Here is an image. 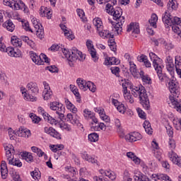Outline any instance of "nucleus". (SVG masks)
<instances>
[{
    "instance_id": "nucleus-1",
    "label": "nucleus",
    "mask_w": 181,
    "mask_h": 181,
    "mask_svg": "<svg viewBox=\"0 0 181 181\" xmlns=\"http://www.w3.org/2000/svg\"><path fill=\"white\" fill-rule=\"evenodd\" d=\"M169 85V90L171 93L169 98L171 102V104L174 105V108H177V111H181V100H177L176 98H179V95H180V92L179 91L180 86L179 85V82L175 78V75H171Z\"/></svg>"
},
{
    "instance_id": "nucleus-2",
    "label": "nucleus",
    "mask_w": 181,
    "mask_h": 181,
    "mask_svg": "<svg viewBox=\"0 0 181 181\" xmlns=\"http://www.w3.org/2000/svg\"><path fill=\"white\" fill-rule=\"evenodd\" d=\"M62 53L69 62V64L70 67H74L73 62L79 60V62H84L86 60V55L83 54L80 50L76 47H72L71 50L66 48H62Z\"/></svg>"
},
{
    "instance_id": "nucleus-3",
    "label": "nucleus",
    "mask_w": 181,
    "mask_h": 181,
    "mask_svg": "<svg viewBox=\"0 0 181 181\" xmlns=\"http://www.w3.org/2000/svg\"><path fill=\"white\" fill-rule=\"evenodd\" d=\"M149 57L151 62H153V66L156 71H157L159 80H160V81H165V80H168V76H166V74H162V66L159 65L160 58H159V57H158V55H156V54L153 52L149 53Z\"/></svg>"
},
{
    "instance_id": "nucleus-4",
    "label": "nucleus",
    "mask_w": 181,
    "mask_h": 181,
    "mask_svg": "<svg viewBox=\"0 0 181 181\" xmlns=\"http://www.w3.org/2000/svg\"><path fill=\"white\" fill-rule=\"evenodd\" d=\"M137 95H139L141 104L144 108H145V110H149V108H151L149 98H148L146 89H145V87H144L142 85H140V89L137 93Z\"/></svg>"
},
{
    "instance_id": "nucleus-5",
    "label": "nucleus",
    "mask_w": 181,
    "mask_h": 181,
    "mask_svg": "<svg viewBox=\"0 0 181 181\" xmlns=\"http://www.w3.org/2000/svg\"><path fill=\"white\" fill-rule=\"evenodd\" d=\"M77 85L80 90H82V91H87V90H89L92 93H95L97 90V86L94 84V83L91 81L86 82V81L78 78L76 80Z\"/></svg>"
},
{
    "instance_id": "nucleus-6",
    "label": "nucleus",
    "mask_w": 181,
    "mask_h": 181,
    "mask_svg": "<svg viewBox=\"0 0 181 181\" xmlns=\"http://www.w3.org/2000/svg\"><path fill=\"white\" fill-rule=\"evenodd\" d=\"M106 11L107 13H110V15H112L113 19L115 21H119L121 19V16L122 15V8L120 7H116L114 8V6L111 5V4L108 3L106 5Z\"/></svg>"
},
{
    "instance_id": "nucleus-7",
    "label": "nucleus",
    "mask_w": 181,
    "mask_h": 181,
    "mask_svg": "<svg viewBox=\"0 0 181 181\" xmlns=\"http://www.w3.org/2000/svg\"><path fill=\"white\" fill-rule=\"evenodd\" d=\"M30 54L33 62L38 66H42V64H45V63H50V62L49 61V57H47V56H46V54H41L39 56L37 55V54L33 52H30Z\"/></svg>"
},
{
    "instance_id": "nucleus-8",
    "label": "nucleus",
    "mask_w": 181,
    "mask_h": 181,
    "mask_svg": "<svg viewBox=\"0 0 181 181\" xmlns=\"http://www.w3.org/2000/svg\"><path fill=\"white\" fill-rule=\"evenodd\" d=\"M125 23V17L121 16L119 20H117V23L110 21L112 24V32H116L117 35H119L122 32V25Z\"/></svg>"
},
{
    "instance_id": "nucleus-9",
    "label": "nucleus",
    "mask_w": 181,
    "mask_h": 181,
    "mask_svg": "<svg viewBox=\"0 0 181 181\" xmlns=\"http://www.w3.org/2000/svg\"><path fill=\"white\" fill-rule=\"evenodd\" d=\"M38 112L41 115H42V117L45 121H47V122H49L52 125H57V124H59L57 120H56V119H54L52 116H50V115H49V113L45 112V110H43L42 108V107H38Z\"/></svg>"
},
{
    "instance_id": "nucleus-10",
    "label": "nucleus",
    "mask_w": 181,
    "mask_h": 181,
    "mask_svg": "<svg viewBox=\"0 0 181 181\" xmlns=\"http://www.w3.org/2000/svg\"><path fill=\"white\" fill-rule=\"evenodd\" d=\"M124 82H125L124 83H122V88L124 90L123 94H124V98H125V100L129 101V103H130V104H133L134 98H132L130 93H128V90L127 89V88H128V86L130 85L129 81L124 79Z\"/></svg>"
},
{
    "instance_id": "nucleus-11",
    "label": "nucleus",
    "mask_w": 181,
    "mask_h": 181,
    "mask_svg": "<svg viewBox=\"0 0 181 181\" xmlns=\"http://www.w3.org/2000/svg\"><path fill=\"white\" fill-rule=\"evenodd\" d=\"M86 46L88 49V52L95 63L98 62V57H97V51L94 49V46L91 45V40H88L86 41Z\"/></svg>"
},
{
    "instance_id": "nucleus-12",
    "label": "nucleus",
    "mask_w": 181,
    "mask_h": 181,
    "mask_svg": "<svg viewBox=\"0 0 181 181\" xmlns=\"http://www.w3.org/2000/svg\"><path fill=\"white\" fill-rule=\"evenodd\" d=\"M27 91L30 94V95H36L39 93V88L37 87V83L35 82H30L27 85Z\"/></svg>"
},
{
    "instance_id": "nucleus-13",
    "label": "nucleus",
    "mask_w": 181,
    "mask_h": 181,
    "mask_svg": "<svg viewBox=\"0 0 181 181\" xmlns=\"http://www.w3.org/2000/svg\"><path fill=\"white\" fill-rule=\"evenodd\" d=\"M44 131L45 134H48L51 136H53V138H56V139H62V136L60 135V133H59L52 127H45Z\"/></svg>"
},
{
    "instance_id": "nucleus-14",
    "label": "nucleus",
    "mask_w": 181,
    "mask_h": 181,
    "mask_svg": "<svg viewBox=\"0 0 181 181\" xmlns=\"http://www.w3.org/2000/svg\"><path fill=\"white\" fill-rule=\"evenodd\" d=\"M16 135L21 138H28L32 135L30 130L25 129L23 127H21L17 132H16Z\"/></svg>"
},
{
    "instance_id": "nucleus-15",
    "label": "nucleus",
    "mask_w": 181,
    "mask_h": 181,
    "mask_svg": "<svg viewBox=\"0 0 181 181\" xmlns=\"http://www.w3.org/2000/svg\"><path fill=\"white\" fill-rule=\"evenodd\" d=\"M124 139L128 141V142H136V141H139L142 139V135L139 133H133L132 134H127L124 136Z\"/></svg>"
},
{
    "instance_id": "nucleus-16",
    "label": "nucleus",
    "mask_w": 181,
    "mask_h": 181,
    "mask_svg": "<svg viewBox=\"0 0 181 181\" xmlns=\"http://www.w3.org/2000/svg\"><path fill=\"white\" fill-rule=\"evenodd\" d=\"M167 70L170 74V76H175V64L173 59L170 57H167Z\"/></svg>"
},
{
    "instance_id": "nucleus-17",
    "label": "nucleus",
    "mask_w": 181,
    "mask_h": 181,
    "mask_svg": "<svg viewBox=\"0 0 181 181\" xmlns=\"http://www.w3.org/2000/svg\"><path fill=\"white\" fill-rule=\"evenodd\" d=\"M49 108L50 110H52V111H64V106L59 102L49 103Z\"/></svg>"
},
{
    "instance_id": "nucleus-18",
    "label": "nucleus",
    "mask_w": 181,
    "mask_h": 181,
    "mask_svg": "<svg viewBox=\"0 0 181 181\" xmlns=\"http://www.w3.org/2000/svg\"><path fill=\"white\" fill-rule=\"evenodd\" d=\"M98 32L100 37H103L104 39H114V35L111 34L108 30L100 28V30H98Z\"/></svg>"
},
{
    "instance_id": "nucleus-19",
    "label": "nucleus",
    "mask_w": 181,
    "mask_h": 181,
    "mask_svg": "<svg viewBox=\"0 0 181 181\" xmlns=\"http://www.w3.org/2000/svg\"><path fill=\"white\" fill-rule=\"evenodd\" d=\"M179 6V4H177V1L176 0H170L167 4V8L168 11L167 13H169L170 15V12H172V11H176Z\"/></svg>"
},
{
    "instance_id": "nucleus-20",
    "label": "nucleus",
    "mask_w": 181,
    "mask_h": 181,
    "mask_svg": "<svg viewBox=\"0 0 181 181\" xmlns=\"http://www.w3.org/2000/svg\"><path fill=\"white\" fill-rule=\"evenodd\" d=\"M131 30H133L132 33H135L136 35H138L140 32L139 30V24L135 23H131L128 26H127V32H131Z\"/></svg>"
},
{
    "instance_id": "nucleus-21",
    "label": "nucleus",
    "mask_w": 181,
    "mask_h": 181,
    "mask_svg": "<svg viewBox=\"0 0 181 181\" xmlns=\"http://www.w3.org/2000/svg\"><path fill=\"white\" fill-rule=\"evenodd\" d=\"M1 173L2 179H6V177H8V166L5 160L1 161Z\"/></svg>"
},
{
    "instance_id": "nucleus-22",
    "label": "nucleus",
    "mask_w": 181,
    "mask_h": 181,
    "mask_svg": "<svg viewBox=\"0 0 181 181\" xmlns=\"http://www.w3.org/2000/svg\"><path fill=\"white\" fill-rule=\"evenodd\" d=\"M21 91L22 93V94L23 95V98L24 100H30V101H36V97H35L33 95H30V93H29L28 92V90H26V88H21Z\"/></svg>"
},
{
    "instance_id": "nucleus-23",
    "label": "nucleus",
    "mask_w": 181,
    "mask_h": 181,
    "mask_svg": "<svg viewBox=\"0 0 181 181\" xmlns=\"http://www.w3.org/2000/svg\"><path fill=\"white\" fill-rule=\"evenodd\" d=\"M120 62L119 59H117V58H115V57H109V58H106L105 59V62L104 64L105 66H112V64H119Z\"/></svg>"
},
{
    "instance_id": "nucleus-24",
    "label": "nucleus",
    "mask_w": 181,
    "mask_h": 181,
    "mask_svg": "<svg viewBox=\"0 0 181 181\" xmlns=\"http://www.w3.org/2000/svg\"><path fill=\"white\" fill-rule=\"evenodd\" d=\"M66 118L67 121L71 122V124H72L73 125H76L77 127H80V125H81V124H80V122H78V119L74 117V116H73V114L71 113H69L66 115Z\"/></svg>"
},
{
    "instance_id": "nucleus-25",
    "label": "nucleus",
    "mask_w": 181,
    "mask_h": 181,
    "mask_svg": "<svg viewBox=\"0 0 181 181\" xmlns=\"http://www.w3.org/2000/svg\"><path fill=\"white\" fill-rule=\"evenodd\" d=\"M6 155L8 160L12 158V153H15V148L12 144H8L5 147Z\"/></svg>"
},
{
    "instance_id": "nucleus-26",
    "label": "nucleus",
    "mask_w": 181,
    "mask_h": 181,
    "mask_svg": "<svg viewBox=\"0 0 181 181\" xmlns=\"http://www.w3.org/2000/svg\"><path fill=\"white\" fill-rule=\"evenodd\" d=\"M3 28H6L8 32H13L15 30V24L12 22V20L9 19L3 23Z\"/></svg>"
},
{
    "instance_id": "nucleus-27",
    "label": "nucleus",
    "mask_w": 181,
    "mask_h": 181,
    "mask_svg": "<svg viewBox=\"0 0 181 181\" xmlns=\"http://www.w3.org/2000/svg\"><path fill=\"white\" fill-rule=\"evenodd\" d=\"M143 83H145V84H152V79L151 77H149L148 75H145V73L144 71H141L139 73Z\"/></svg>"
},
{
    "instance_id": "nucleus-28",
    "label": "nucleus",
    "mask_w": 181,
    "mask_h": 181,
    "mask_svg": "<svg viewBox=\"0 0 181 181\" xmlns=\"http://www.w3.org/2000/svg\"><path fill=\"white\" fill-rule=\"evenodd\" d=\"M60 28L64 32L65 36L68 37V39H70L71 40H73L74 39V35L70 33V30H67V27L64 24H60Z\"/></svg>"
},
{
    "instance_id": "nucleus-29",
    "label": "nucleus",
    "mask_w": 181,
    "mask_h": 181,
    "mask_svg": "<svg viewBox=\"0 0 181 181\" xmlns=\"http://www.w3.org/2000/svg\"><path fill=\"white\" fill-rule=\"evenodd\" d=\"M82 158L83 159H85V160H87V162H89L90 163H97V159L88 155V153H87V151H85L82 153Z\"/></svg>"
},
{
    "instance_id": "nucleus-30",
    "label": "nucleus",
    "mask_w": 181,
    "mask_h": 181,
    "mask_svg": "<svg viewBox=\"0 0 181 181\" xmlns=\"http://www.w3.org/2000/svg\"><path fill=\"white\" fill-rule=\"evenodd\" d=\"M134 179L135 181H151L148 177H146V175L142 174L141 173H136L134 176Z\"/></svg>"
},
{
    "instance_id": "nucleus-31",
    "label": "nucleus",
    "mask_w": 181,
    "mask_h": 181,
    "mask_svg": "<svg viewBox=\"0 0 181 181\" xmlns=\"http://www.w3.org/2000/svg\"><path fill=\"white\" fill-rule=\"evenodd\" d=\"M21 156L23 159H25V160H26V162H28V163H32V162H33V156H32V153L29 152H23L21 154Z\"/></svg>"
},
{
    "instance_id": "nucleus-32",
    "label": "nucleus",
    "mask_w": 181,
    "mask_h": 181,
    "mask_svg": "<svg viewBox=\"0 0 181 181\" xmlns=\"http://www.w3.org/2000/svg\"><path fill=\"white\" fill-rule=\"evenodd\" d=\"M11 42L15 47H21L22 46V40L16 36L11 37Z\"/></svg>"
},
{
    "instance_id": "nucleus-33",
    "label": "nucleus",
    "mask_w": 181,
    "mask_h": 181,
    "mask_svg": "<svg viewBox=\"0 0 181 181\" xmlns=\"http://www.w3.org/2000/svg\"><path fill=\"white\" fill-rule=\"evenodd\" d=\"M127 158L132 159L133 162H134V163H136V165H139L141 163V159L139 158L136 157V156H135V154L134 153L128 152L127 153Z\"/></svg>"
},
{
    "instance_id": "nucleus-34",
    "label": "nucleus",
    "mask_w": 181,
    "mask_h": 181,
    "mask_svg": "<svg viewBox=\"0 0 181 181\" xmlns=\"http://www.w3.org/2000/svg\"><path fill=\"white\" fill-rule=\"evenodd\" d=\"M8 165H13V166H17L18 168H21L22 166V162H21V160H17L13 157L11 158H8Z\"/></svg>"
},
{
    "instance_id": "nucleus-35",
    "label": "nucleus",
    "mask_w": 181,
    "mask_h": 181,
    "mask_svg": "<svg viewBox=\"0 0 181 181\" xmlns=\"http://www.w3.org/2000/svg\"><path fill=\"white\" fill-rule=\"evenodd\" d=\"M143 127L146 132V134H148V135H152V127H151V123L148 121H145L143 124Z\"/></svg>"
},
{
    "instance_id": "nucleus-36",
    "label": "nucleus",
    "mask_w": 181,
    "mask_h": 181,
    "mask_svg": "<svg viewBox=\"0 0 181 181\" xmlns=\"http://www.w3.org/2000/svg\"><path fill=\"white\" fill-rule=\"evenodd\" d=\"M93 22L97 30H100V29H103V21H101V18H94Z\"/></svg>"
},
{
    "instance_id": "nucleus-37",
    "label": "nucleus",
    "mask_w": 181,
    "mask_h": 181,
    "mask_svg": "<svg viewBox=\"0 0 181 181\" xmlns=\"http://www.w3.org/2000/svg\"><path fill=\"white\" fill-rule=\"evenodd\" d=\"M9 52L13 57H22V52H21V50L18 49L16 47L13 49H11Z\"/></svg>"
},
{
    "instance_id": "nucleus-38",
    "label": "nucleus",
    "mask_w": 181,
    "mask_h": 181,
    "mask_svg": "<svg viewBox=\"0 0 181 181\" xmlns=\"http://www.w3.org/2000/svg\"><path fill=\"white\" fill-rule=\"evenodd\" d=\"M178 157L179 156H177V154L175 153L173 150H171L170 152H168V158L170 160L173 162V163H175V162H176Z\"/></svg>"
},
{
    "instance_id": "nucleus-39",
    "label": "nucleus",
    "mask_w": 181,
    "mask_h": 181,
    "mask_svg": "<svg viewBox=\"0 0 181 181\" xmlns=\"http://www.w3.org/2000/svg\"><path fill=\"white\" fill-rule=\"evenodd\" d=\"M150 25L153 28H156V23L158 22V16L156 14H152L151 18L148 21Z\"/></svg>"
},
{
    "instance_id": "nucleus-40",
    "label": "nucleus",
    "mask_w": 181,
    "mask_h": 181,
    "mask_svg": "<svg viewBox=\"0 0 181 181\" xmlns=\"http://www.w3.org/2000/svg\"><path fill=\"white\" fill-rule=\"evenodd\" d=\"M36 35L39 39H43L45 37V31L43 29V26L39 27L37 28Z\"/></svg>"
},
{
    "instance_id": "nucleus-41",
    "label": "nucleus",
    "mask_w": 181,
    "mask_h": 181,
    "mask_svg": "<svg viewBox=\"0 0 181 181\" xmlns=\"http://www.w3.org/2000/svg\"><path fill=\"white\" fill-rule=\"evenodd\" d=\"M88 138L90 142H97L98 141V134L95 132L91 133L88 135Z\"/></svg>"
},
{
    "instance_id": "nucleus-42",
    "label": "nucleus",
    "mask_w": 181,
    "mask_h": 181,
    "mask_svg": "<svg viewBox=\"0 0 181 181\" xmlns=\"http://www.w3.org/2000/svg\"><path fill=\"white\" fill-rule=\"evenodd\" d=\"M130 73L133 76L138 78V71L136 70V65L135 64H130Z\"/></svg>"
},
{
    "instance_id": "nucleus-43",
    "label": "nucleus",
    "mask_w": 181,
    "mask_h": 181,
    "mask_svg": "<svg viewBox=\"0 0 181 181\" xmlns=\"http://www.w3.org/2000/svg\"><path fill=\"white\" fill-rule=\"evenodd\" d=\"M43 98L45 100H50L53 95V92L52 90L43 91Z\"/></svg>"
},
{
    "instance_id": "nucleus-44",
    "label": "nucleus",
    "mask_w": 181,
    "mask_h": 181,
    "mask_svg": "<svg viewBox=\"0 0 181 181\" xmlns=\"http://www.w3.org/2000/svg\"><path fill=\"white\" fill-rule=\"evenodd\" d=\"M76 12L78 15V17L82 19L83 22H87V18H83L84 16H86V14L84 13V11H83V9L78 8Z\"/></svg>"
},
{
    "instance_id": "nucleus-45",
    "label": "nucleus",
    "mask_w": 181,
    "mask_h": 181,
    "mask_svg": "<svg viewBox=\"0 0 181 181\" xmlns=\"http://www.w3.org/2000/svg\"><path fill=\"white\" fill-rule=\"evenodd\" d=\"M30 117L31 118L34 124H39V122H40V117H37L36 115L33 113L30 114Z\"/></svg>"
},
{
    "instance_id": "nucleus-46",
    "label": "nucleus",
    "mask_w": 181,
    "mask_h": 181,
    "mask_svg": "<svg viewBox=\"0 0 181 181\" xmlns=\"http://www.w3.org/2000/svg\"><path fill=\"white\" fill-rule=\"evenodd\" d=\"M45 70H49V71H50V73H59V69L57 68V66L54 65H52L50 66H47L45 68Z\"/></svg>"
},
{
    "instance_id": "nucleus-47",
    "label": "nucleus",
    "mask_w": 181,
    "mask_h": 181,
    "mask_svg": "<svg viewBox=\"0 0 181 181\" xmlns=\"http://www.w3.org/2000/svg\"><path fill=\"white\" fill-rule=\"evenodd\" d=\"M101 129L102 131H105L107 129V125L104 123H100L98 127H91L92 129H94V131L98 130V129Z\"/></svg>"
},
{
    "instance_id": "nucleus-48",
    "label": "nucleus",
    "mask_w": 181,
    "mask_h": 181,
    "mask_svg": "<svg viewBox=\"0 0 181 181\" xmlns=\"http://www.w3.org/2000/svg\"><path fill=\"white\" fill-rule=\"evenodd\" d=\"M112 74H115L116 77H119V67L114 66L110 69Z\"/></svg>"
},
{
    "instance_id": "nucleus-49",
    "label": "nucleus",
    "mask_w": 181,
    "mask_h": 181,
    "mask_svg": "<svg viewBox=\"0 0 181 181\" xmlns=\"http://www.w3.org/2000/svg\"><path fill=\"white\" fill-rule=\"evenodd\" d=\"M72 93L74 94V95L76 98L77 103H81V96L80 95V93H78V89H76V90H73Z\"/></svg>"
},
{
    "instance_id": "nucleus-50",
    "label": "nucleus",
    "mask_w": 181,
    "mask_h": 181,
    "mask_svg": "<svg viewBox=\"0 0 181 181\" xmlns=\"http://www.w3.org/2000/svg\"><path fill=\"white\" fill-rule=\"evenodd\" d=\"M14 135H16V132H15V131H13L12 129V128H9L8 129V135H9V137H10V139L11 141H14L15 140V136Z\"/></svg>"
},
{
    "instance_id": "nucleus-51",
    "label": "nucleus",
    "mask_w": 181,
    "mask_h": 181,
    "mask_svg": "<svg viewBox=\"0 0 181 181\" xmlns=\"http://www.w3.org/2000/svg\"><path fill=\"white\" fill-rule=\"evenodd\" d=\"M2 37H0V51L1 52H8V48L5 46V44L2 43Z\"/></svg>"
},
{
    "instance_id": "nucleus-52",
    "label": "nucleus",
    "mask_w": 181,
    "mask_h": 181,
    "mask_svg": "<svg viewBox=\"0 0 181 181\" xmlns=\"http://www.w3.org/2000/svg\"><path fill=\"white\" fill-rule=\"evenodd\" d=\"M30 175L32 176V177H33V179H37V177H39V169H35V170L32 171L30 173Z\"/></svg>"
},
{
    "instance_id": "nucleus-53",
    "label": "nucleus",
    "mask_w": 181,
    "mask_h": 181,
    "mask_svg": "<svg viewBox=\"0 0 181 181\" xmlns=\"http://www.w3.org/2000/svg\"><path fill=\"white\" fill-rule=\"evenodd\" d=\"M83 112H84V117L86 118H90L94 115L93 112H91V111L88 110V109H85Z\"/></svg>"
},
{
    "instance_id": "nucleus-54",
    "label": "nucleus",
    "mask_w": 181,
    "mask_h": 181,
    "mask_svg": "<svg viewBox=\"0 0 181 181\" xmlns=\"http://www.w3.org/2000/svg\"><path fill=\"white\" fill-rule=\"evenodd\" d=\"M63 112H64V110L63 112L59 110L56 112V113L59 115V118L61 121H66L67 119H66V116H64Z\"/></svg>"
},
{
    "instance_id": "nucleus-55",
    "label": "nucleus",
    "mask_w": 181,
    "mask_h": 181,
    "mask_svg": "<svg viewBox=\"0 0 181 181\" xmlns=\"http://www.w3.org/2000/svg\"><path fill=\"white\" fill-rule=\"evenodd\" d=\"M117 111H119V112L124 114L125 112V106L124 105V104L121 103L117 106Z\"/></svg>"
},
{
    "instance_id": "nucleus-56",
    "label": "nucleus",
    "mask_w": 181,
    "mask_h": 181,
    "mask_svg": "<svg viewBox=\"0 0 181 181\" xmlns=\"http://www.w3.org/2000/svg\"><path fill=\"white\" fill-rule=\"evenodd\" d=\"M65 103L68 110H71V108L74 107V105H73V103H71V102H70L68 98H65Z\"/></svg>"
},
{
    "instance_id": "nucleus-57",
    "label": "nucleus",
    "mask_w": 181,
    "mask_h": 181,
    "mask_svg": "<svg viewBox=\"0 0 181 181\" xmlns=\"http://www.w3.org/2000/svg\"><path fill=\"white\" fill-rule=\"evenodd\" d=\"M137 112L139 114V116L142 119H145V118H146V115H145V112H144L142 110H141L140 108H139L137 110Z\"/></svg>"
},
{
    "instance_id": "nucleus-58",
    "label": "nucleus",
    "mask_w": 181,
    "mask_h": 181,
    "mask_svg": "<svg viewBox=\"0 0 181 181\" xmlns=\"http://www.w3.org/2000/svg\"><path fill=\"white\" fill-rule=\"evenodd\" d=\"M139 90H141L140 86L132 88V91L134 97H138V93L139 92Z\"/></svg>"
},
{
    "instance_id": "nucleus-59",
    "label": "nucleus",
    "mask_w": 181,
    "mask_h": 181,
    "mask_svg": "<svg viewBox=\"0 0 181 181\" xmlns=\"http://www.w3.org/2000/svg\"><path fill=\"white\" fill-rule=\"evenodd\" d=\"M3 4L6 6H10V8H12L13 0H4Z\"/></svg>"
},
{
    "instance_id": "nucleus-60",
    "label": "nucleus",
    "mask_w": 181,
    "mask_h": 181,
    "mask_svg": "<svg viewBox=\"0 0 181 181\" xmlns=\"http://www.w3.org/2000/svg\"><path fill=\"white\" fill-rule=\"evenodd\" d=\"M23 28L25 29V30H28V32H31L32 33H33V31L30 29L28 22L23 23Z\"/></svg>"
},
{
    "instance_id": "nucleus-61",
    "label": "nucleus",
    "mask_w": 181,
    "mask_h": 181,
    "mask_svg": "<svg viewBox=\"0 0 181 181\" xmlns=\"http://www.w3.org/2000/svg\"><path fill=\"white\" fill-rule=\"evenodd\" d=\"M12 178L13 181H21V176L16 173H12Z\"/></svg>"
},
{
    "instance_id": "nucleus-62",
    "label": "nucleus",
    "mask_w": 181,
    "mask_h": 181,
    "mask_svg": "<svg viewBox=\"0 0 181 181\" xmlns=\"http://www.w3.org/2000/svg\"><path fill=\"white\" fill-rule=\"evenodd\" d=\"M60 49V47L59 45H52L49 48V50H51V52H56L57 50Z\"/></svg>"
},
{
    "instance_id": "nucleus-63",
    "label": "nucleus",
    "mask_w": 181,
    "mask_h": 181,
    "mask_svg": "<svg viewBox=\"0 0 181 181\" xmlns=\"http://www.w3.org/2000/svg\"><path fill=\"white\" fill-rule=\"evenodd\" d=\"M100 118L103 121H105L106 122H110V117L107 115H106L105 113L100 114Z\"/></svg>"
},
{
    "instance_id": "nucleus-64",
    "label": "nucleus",
    "mask_w": 181,
    "mask_h": 181,
    "mask_svg": "<svg viewBox=\"0 0 181 181\" xmlns=\"http://www.w3.org/2000/svg\"><path fill=\"white\" fill-rule=\"evenodd\" d=\"M166 129L168 136H173V129L169 126L168 127H166Z\"/></svg>"
}]
</instances>
